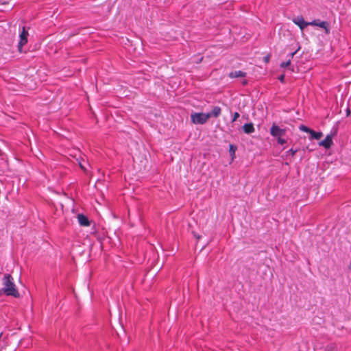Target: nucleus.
Returning a JSON list of instances; mask_svg holds the SVG:
<instances>
[{
	"label": "nucleus",
	"mask_w": 351,
	"mask_h": 351,
	"mask_svg": "<svg viewBox=\"0 0 351 351\" xmlns=\"http://www.w3.org/2000/svg\"><path fill=\"white\" fill-rule=\"evenodd\" d=\"M243 132L246 134H251L254 132V127L252 123H245L243 126Z\"/></svg>",
	"instance_id": "9d476101"
},
{
	"label": "nucleus",
	"mask_w": 351,
	"mask_h": 351,
	"mask_svg": "<svg viewBox=\"0 0 351 351\" xmlns=\"http://www.w3.org/2000/svg\"><path fill=\"white\" fill-rule=\"evenodd\" d=\"M300 49V47L295 50V51L293 52H291L290 54L288 55V58H290V60L293 58V57L294 56V55L297 53L298 50Z\"/></svg>",
	"instance_id": "aec40b11"
},
{
	"label": "nucleus",
	"mask_w": 351,
	"mask_h": 351,
	"mask_svg": "<svg viewBox=\"0 0 351 351\" xmlns=\"http://www.w3.org/2000/svg\"><path fill=\"white\" fill-rule=\"evenodd\" d=\"M3 293H4L3 288L0 289V295H1Z\"/></svg>",
	"instance_id": "b1692460"
},
{
	"label": "nucleus",
	"mask_w": 351,
	"mask_h": 351,
	"mask_svg": "<svg viewBox=\"0 0 351 351\" xmlns=\"http://www.w3.org/2000/svg\"><path fill=\"white\" fill-rule=\"evenodd\" d=\"M246 76V73L241 71H235L230 72L229 73V77L230 78H236V77H245Z\"/></svg>",
	"instance_id": "1a4fd4ad"
},
{
	"label": "nucleus",
	"mask_w": 351,
	"mask_h": 351,
	"mask_svg": "<svg viewBox=\"0 0 351 351\" xmlns=\"http://www.w3.org/2000/svg\"><path fill=\"white\" fill-rule=\"evenodd\" d=\"M310 25L312 26H318L325 30V32L328 34L330 33V28L328 27V23L326 21H321L319 20H314L311 22H309Z\"/></svg>",
	"instance_id": "39448f33"
},
{
	"label": "nucleus",
	"mask_w": 351,
	"mask_h": 351,
	"mask_svg": "<svg viewBox=\"0 0 351 351\" xmlns=\"http://www.w3.org/2000/svg\"><path fill=\"white\" fill-rule=\"evenodd\" d=\"M293 22L298 25L300 28L303 30L308 25H310L309 22H305L303 17L300 16L293 19Z\"/></svg>",
	"instance_id": "423d86ee"
},
{
	"label": "nucleus",
	"mask_w": 351,
	"mask_h": 351,
	"mask_svg": "<svg viewBox=\"0 0 351 351\" xmlns=\"http://www.w3.org/2000/svg\"><path fill=\"white\" fill-rule=\"evenodd\" d=\"M332 145V138L331 135H327L326 137L319 143V146L328 149Z\"/></svg>",
	"instance_id": "0eeeda50"
},
{
	"label": "nucleus",
	"mask_w": 351,
	"mask_h": 351,
	"mask_svg": "<svg viewBox=\"0 0 351 351\" xmlns=\"http://www.w3.org/2000/svg\"><path fill=\"white\" fill-rule=\"evenodd\" d=\"M291 64V61H290V58H288V60L286 61V62H282L281 64H280V67L282 68H285V67H287L288 66H289Z\"/></svg>",
	"instance_id": "2eb2a0df"
},
{
	"label": "nucleus",
	"mask_w": 351,
	"mask_h": 351,
	"mask_svg": "<svg viewBox=\"0 0 351 351\" xmlns=\"http://www.w3.org/2000/svg\"><path fill=\"white\" fill-rule=\"evenodd\" d=\"M287 130L282 129L278 125L273 124L270 128L271 135L276 138L278 144L282 145L287 143V141L282 138L285 135Z\"/></svg>",
	"instance_id": "f03ea898"
},
{
	"label": "nucleus",
	"mask_w": 351,
	"mask_h": 351,
	"mask_svg": "<svg viewBox=\"0 0 351 351\" xmlns=\"http://www.w3.org/2000/svg\"><path fill=\"white\" fill-rule=\"evenodd\" d=\"M4 294L7 296H12L15 298L20 297V293L14 282V279L9 274L4 275L3 278Z\"/></svg>",
	"instance_id": "f257e3e1"
},
{
	"label": "nucleus",
	"mask_w": 351,
	"mask_h": 351,
	"mask_svg": "<svg viewBox=\"0 0 351 351\" xmlns=\"http://www.w3.org/2000/svg\"><path fill=\"white\" fill-rule=\"evenodd\" d=\"M235 150H236V147H234V145H230V152L231 155H234Z\"/></svg>",
	"instance_id": "f3484780"
},
{
	"label": "nucleus",
	"mask_w": 351,
	"mask_h": 351,
	"mask_svg": "<svg viewBox=\"0 0 351 351\" xmlns=\"http://www.w3.org/2000/svg\"><path fill=\"white\" fill-rule=\"evenodd\" d=\"M269 60V56L265 57V62H268Z\"/></svg>",
	"instance_id": "4be33fe9"
},
{
	"label": "nucleus",
	"mask_w": 351,
	"mask_h": 351,
	"mask_svg": "<svg viewBox=\"0 0 351 351\" xmlns=\"http://www.w3.org/2000/svg\"><path fill=\"white\" fill-rule=\"evenodd\" d=\"M297 152V149H293V148H291L287 151V154H290L292 156H293Z\"/></svg>",
	"instance_id": "a211bd4d"
},
{
	"label": "nucleus",
	"mask_w": 351,
	"mask_h": 351,
	"mask_svg": "<svg viewBox=\"0 0 351 351\" xmlns=\"http://www.w3.org/2000/svg\"><path fill=\"white\" fill-rule=\"evenodd\" d=\"M221 113V109L219 106H215L211 112H208V114H209L210 115V117H218Z\"/></svg>",
	"instance_id": "9b49d317"
},
{
	"label": "nucleus",
	"mask_w": 351,
	"mask_h": 351,
	"mask_svg": "<svg viewBox=\"0 0 351 351\" xmlns=\"http://www.w3.org/2000/svg\"><path fill=\"white\" fill-rule=\"evenodd\" d=\"M328 348L329 349H330L331 350H333V351H335L337 350V345L335 344H330L328 346Z\"/></svg>",
	"instance_id": "6ab92c4d"
},
{
	"label": "nucleus",
	"mask_w": 351,
	"mask_h": 351,
	"mask_svg": "<svg viewBox=\"0 0 351 351\" xmlns=\"http://www.w3.org/2000/svg\"><path fill=\"white\" fill-rule=\"evenodd\" d=\"M349 267H350V268H351V263L350 264V266H349Z\"/></svg>",
	"instance_id": "a878e982"
},
{
	"label": "nucleus",
	"mask_w": 351,
	"mask_h": 351,
	"mask_svg": "<svg viewBox=\"0 0 351 351\" xmlns=\"http://www.w3.org/2000/svg\"><path fill=\"white\" fill-rule=\"evenodd\" d=\"M243 84H247V81L246 80H244L243 82Z\"/></svg>",
	"instance_id": "393cba45"
},
{
	"label": "nucleus",
	"mask_w": 351,
	"mask_h": 351,
	"mask_svg": "<svg viewBox=\"0 0 351 351\" xmlns=\"http://www.w3.org/2000/svg\"><path fill=\"white\" fill-rule=\"evenodd\" d=\"M78 223L82 226H90V221L88 217L83 214H78L77 216Z\"/></svg>",
	"instance_id": "6e6552de"
},
{
	"label": "nucleus",
	"mask_w": 351,
	"mask_h": 351,
	"mask_svg": "<svg viewBox=\"0 0 351 351\" xmlns=\"http://www.w3.org/2000/svg\"><path fill=\"white\" fill-rule=\"evenodd\" d=\"M278 80L283 83L285 82V75H280Z\"/></svg>",
	"instance_id": "412c9836"
},
{
	"label": "nucleus",
	"mask_w": 351,
	"mask_h": 351,
	"mask_svg": "<svg viewBox=\"0 0 351 351\" xmlns=\"http://www.w3.org/2000/svg\"><path fill=\"white\" fill-rule=\"evenodd\" d=\"M350 112H350V110L349 108H348V109H347V110H346V115H347V116H349V115H350Z\"/></svg>",
	"instance_id": "5701e85b"
},
{
	"label": "nucleus",
	"mask_w": 351,
	"mask_h": 351,
	"mask_svg": "<svg viewBox=\"0 0 351 351\" xmlns=\"http://www.w3.org/2000/svg\"><path fill=\"white\" fill-rule=\"evenodd\" d=\"M77 160L78 164H79L80 168L82 169V170H83L86 173L87 171V169H86L85 165L82 162L83 160H79V159H77Z\"/></svg>",
	"instance_id": "4468645a"
},
{
	"label": "nucleus",
	"mask_w": 351,
	"mask_h": 351,
	"mask_svg": "<svg viewBox=\"0 0 351 351\" xmlns=\"http://www.w3.org/2000/svg\"><path fill=\"white\" fill-rule=\"evenodd\" d=\"M210 118L208 113L195 112L191 115V121L195 124H204Z\"/></svg>",
	"instance_id": "7ed1b4c3"
},
{
	"label": "nucleus",
	"mask_w": 351,
	"mask_h": 351,
	"mask_svg": "<svg viewBox=\"0 0 351 351\" xmlns=\"http://www.w3.org/2000/svg\"><path fill=\"white\" fill-rule=\"evenodd\" d=\"M29 36L28 32L25 29V27H23L22 31L20 33L19 38L20 40L19 43L18 48L19 51L21 52L22 51V47L25 45L27 43L28 39L27 37Z\"/></svg>",
	"instance_id": "20e7f679"
},
{
	"label": "nucleus",
	"mask_w": 351,
	"mask_h": 351,
	"mask_svg": "<svg viewBox=\"0 0 351 351\" xmlns=\"http://www.w3.org/2000/svg\"><path fill=\"white\" fill-rule=\"evenodd\" d=\"M310 134L311 136V138L317 139V140L321 138V137L323 136L322 132H315L313 130H312V131L310 133Z\"/></svg>",
	"instance_id": "f8f14e48"
},
{
	"label": "nucleus",
	"mask_w": 351,
	"mask_h": 351,
	"mask_svg": "<svg viewBox=\"0 0 351 351\" xmlns=\"http://www.w3.org/2000/svg\"><path fill=\"white\" fill-rule=\"evenodd\" d=\"M239 116H240V114L239 112H234L233 114L232 122H234L239 117Z\"/></svg>",
	"instance_id": "dca6fc26"
},
{
	"label": "nucleus",
	"mask_w": 351,
	"mask_h": 351,
	"mask_svg": "<svg viewBox=\"0 0 351 351\" xmlns=\"http://www.w3.org/2000/svg\"><path fill=\"white\" fill-rule=\"evenodd\" d=\"M299 129H300V130H301V131H302V132H307V133H309V134H310V133L311 132V131H312V129H311V128H309L306 127V125H300L299 126Z\"/></svg>",
	"instance_id": "ddd939ff"
}]
</instances>
